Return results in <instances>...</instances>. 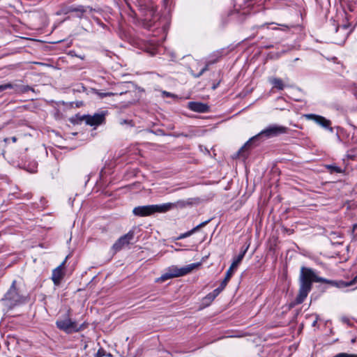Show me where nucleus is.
<instances>
[{
    "label": "nucleus",
    "instance_id": "nucleus-15",
    "mask_svg": "<svg viewBox=\"0 0 357 357\" xmlns=\"http://www.w3.org/2000/svg\"><path fill=\"white\" fill-rule=\"evenodd\" d=\"M238 264L234 265V262L232 261L229 268L226 272L225 279L222 280V282H221V284L220 285V286H221V288H224V289L225 288L229 280H230L231 277L233 275L234 270L236 269L238 267Z\"/></svg>",
    "mask_w": 357,
    "mask_h": 357
},
{
    "label": "nucleus",
    "instance_id": "nucleus-2",
    "mask_svg": "<svg viewBox=\"0 0 357 357\" xmlns=\"http://www.w3.org/2000/svg\"><path fill=\"white\" fill-rule=\"evenodd\" d=\"M288 128L276 124L270 125L255 136L251 137L238 151L239 157L246 158L252 144L257 140H263L287 133Z\"/></svg>",
    "mask_w": 357,
    "mask_h": 357
},
{
    "label": "nucleus",
    "instance_id": "nucleus-27",
    "mask_svg": "<svg viewBox=\"0 0 357 357\" xmlns=\"http://www.w3.org/2000/svg\"><path fill=\"white\" fill-rule=\"evenodd\" d=\"M163 95L166 97H171V98H174L176 96L169 93V92H167V91H163Z\"/></svg>",
    "mask_w": 357,
    "mask_h": 357
},
{
    "label": "nucleus",
    "instance_id": "nucleus-9",
    "mask_svg": "<svg viewBox=\"0 0 357 357\" xmlns=\"http://www.w3.org/2000/svg\"><path fill=\"white\" fill-rule=\"evenodd\" d=\"M106 113V112H102L93 115H83L81 120L85 121L86 123L91 126H98L105 122Z\"/></svg>",
    "mask_w": 357,
    "mask_h": 357
},
{
    "label": "nucleus",
    "instance_id": "nucleus-10",
    "mask_svg": "<svg viewBox=\"0 0 357 357\" xmlns=\"http://www.w3.org/2000/svg\"><path fill=\"white\" fill-rule=\"evenodd\" d=\"M134 238V232L129 231L126 234L121 236L113 245L112 249L115 252H119L125 246H127L130 244V241Z\"/></svg>",
    "mask_w": 357,
    "mask_h": 357
},
{
    "label": "nucleus",
    "instance_id": "nucleus-3",
    "mask_svg": "<svg viewBox=\"0 0 357 357\" xmlns=\"http://www.w3.org/2000/svg\"><path fill=\"white\" fill-rule=\"evenodd\" d=\"M189 201L178 200L175 203H165L162 204H154L139 206L133 208L132 213L135 215L144 217L151 215L155 213H165L174 208H184L187 205L190 204Z\"/></svg>",
    "mask_w": 357,
    "mask_h": 357
},
{
    "label": "nucleus",
    "instance_id": "nucleus-8",
    "mask_svg": "<svg viewBox=\"0 0 357 357\" xmlns=\"http://www.w3.org/2000/svg\"><path fill=\"white\" fill-rule=\"evenodd\" d=\"M303 116L307 120L313 121L317 125L329 130L331 132H333V128L331 127V121L325 117L314 114H306Z\"/></svg>",
    "mask_w": 357,
    "mask_h": 357
},
{
    "label": "nucleus",
    "instance_id": "nucleus-25",
    "mask_svg": "<svg viewBox=\"0 0 357 357\" xmlns=\"http://www.w3.org/2000/svg\"><path fill=\"white\" fill-rule=\"evenodd\" d=\"M105 355V351L103 349H98L94 357H103Z\"/></svg>",
    "mask_w": 357,
    "mask_h": 357
},
{
    "label": "nucleus",
    "instance_id": "nucleus-18",
    "mask_svg": "<svg viewBox=\"0 0 357 357\" xmlns=\"http://www.w3.org/2000/svg\"><path fill=\"white\" fill-rule=\"evenodd\" d=\"M269 81L271 84H273V87L278 90H283L285 86L282 80L280 78L273 77L271 78Z\"/></svg>",
    "mask_w": 357,
    "mask_h": 357
},
{
    "label": "nucleus",
    "instance_id": "nucleus-5",
    "mask_svg": "<svg viewBox=\"0 0 357 357\" xmlns=\"http://www.w3.org/2000/svg\"><path fill=\"white\" fill-rule=\"evenodd\" d=\"M197 266L196 264H191L182 268L172 266L167 270L165 273L158 278L156 281L162 282L173 278L185 275L190 273Z\"/></svg>",
    "mask_w": 357,
    "mask_h": 357
},
{
    "label": "nucleus",
    "instance_id": "nucleus-4",
    "mask_svg": "<svg viewBox=\"0 0 357 357\" xmlns=\"http://www.w3.org/2000/svg\"><path fill=\"white\" fill-rule=\"evenodd\" d=\"M16 280H13L9 289L1 298V303L3 305V311H9L15 307L26 302V298L20 294L16 287Z\"/></svg>",
    "mask_w": 357,
    "mask_h": 357
},
{
    "label": "nucleus",
    "instance_id": "nucleus-17",
    "mask_svg": "<svg viewBox=\"0 0 357 357\" xmlns=\"http://www.w3.org/2000/svg\"><path fill=\"white\" fill-rule=\"evenodd\" d=\"M249 248V245H247V246H243L241 249V251H240V253L238 254V255L237 257H236L233 261L234 262V265L236 264H238L239 265V264L241 262V261L243 260L245 253L247 252Z\"/></svg>",
    "mask_w": 357,
    "mask_h": 357
},
{
    "label": "nucleus",
    "instance_id": "nucleus-26",
    "mask_svg": "<svg viewBox=\"0 0 357 357\" xmlns=\"http://www.w3.org/2000/svg\"><path fill=\"white\" fill-rule=\"evenodd\" d=\"M127 85L126 83H122L121 85H120V87L121 88L119 91H118L117 92L119 93L121 91H126V93H124L123 94H126L128 93V91L127 90H125V86Z\"/></svg>",
    "mask_w": 357,
    "mask_h": 357
},
{
    "label": "nucleus",
    "instance_id": "nucleus-28",
    "mask_svg": "<svg viewBox=\"0 0 357 357\" xmlns=\"http://www.w3.org/2000/svg\"><path fill=\"white\" fill-rule=\"evenodd\" d=\"M342 322L346 323L347 324H350V320L349 319V318H347L346 317H342Z\"/></svg>",
    "mask_w": 357,
    "mask_h": 357
},
{
    "label": "nucleus",
    "instance_id": "nucleus-11",
    "mask_svg": "<svg viewBox=\"0 0 357 357\" xmlns=\"http://www.w3.org/2000/svg\"><path fill=\"white\" fill-rule=\"evenodd\" d=\"M8 89H13L15 90V91L17 93L27 92L31 89V88L29 86L18 85L16 84L11 83H7L0 85V92Z\"/></svg>",
    "mask_w": 357,
    "mask_h": 357
},
{
    "label": "nucleus",
    "instance_id": "nucleus-29",
    "mask_svg": "<svg viewBox=\"0 0 357 357\" xmlns=\"http://www.w3.org/2000/svg\"><path fill=\"white\" fill-rule=\"evenodd\" d=\"M98 24L101 26L102 27L105 28V24H104L102 22H100V20H98Z\"/></svg>",
    "mask_w": 357,
    "mask_h": 357
},
{
    "label": "nucleus",
    "instance_id": "nucleus-20",
    "mask_svg": "<svg viewBox=\"0 0 357 357\" xmlns=\"http://www.w3.org/2000/svg\"><path fill=\"white\" fill-rule=\"evenodd\" d=\"M215 62H216V61H209L208 62L206 66L200 70V72L197 74V75H195V77H200L204 72H206V70H208V66L209 65L211 64H213Z\"/></svg>",
    "mask_w": 357,
    "mask_h": 357
},
{
    "label": "nucleus",
    "instance_id": "nucleus-24",
    "mask_svg": "<svg viewBox=\"0 0 357 357\" xmlns=\"http://www.w3.org/2000/svg\"><path fill=\"white\" fill-rule=\"evenodd\" d=\"M119 124L123 126L125 124H128L130 126H133L132 121L127 119H120Z\"/></svg>",
    "mask_w": 357,
    "mask_h": 357
},
{
    "label": "nucleus",
    "instance_id": "nucleus-30",
    "mask_svg": "<svg viewBox=\"0 0 357 357\" xmlns=\"http://www.w3.org/2000/svg\"><path fill=\"white\" fill-rule=\"evenodd\" d=\"M11 140H12L13 142H17V137H13L11 138Z\"/></svg>",
    "mask_w": 357,
    "mask_h": 357
},
{
    "label": "nucleus",
    "instance_id": "nucleus-22",
    "mask_svg": "<svg viewBox=\"0 0 357 357\" xmlns=\"http://www.w3.org/2000/svg\"><path fill=\"white\" fill-rule=\"evenodd\" d=\"M333 357H357L356 354H350L347 353H339Z\"/></svg>",
    "mask_w": 357,
    "mask_h": 357
},
{
    "label": "nucleus",
    "instance_id": "nucleus-7",
    "mask_svg": "<svg viewBox=\"0 0 357 357\" xmlns=\"http://www.w3.org/2000/svg\"><path fill=\"white\" fill-rule=\"evenodd\" d=\"M89 9L90 11L92 10V8L90 7H85L84 6H66L61 8L58 14H63L67 15L70 13H75V16L78 18H82L84 17V14L86 13L87 10Z\"/></svg>",
    "mask_w": 357,
    "mask_h": 357
},
{
    "label": "nucleus",
    "instance_id": "nucleus-13",
    "mask_svg": "<svg viewBox=\"0 0 357 357\" xmlns=\"http://www.w3.org/2000/svg\"><path fill=\"white\" fill-rule=\"evenodd\" d=\"M66 260L63 261V263L56 267L52 272V279L54 284H57L60 282L61 280L63 278V272L62 269L64 266Z\"/></svg>",
    "mask_w": 357,
    "mask_h": 357
},
{
    "label": "nucleus",
    "instance_id": "nucleus-16",
    "mask_svg": "<svg viewBox=\"0 0 357 357\" xmlns=\"http://www.w3.org/2000/svg\"><path fill=\"white\" fill-rule=\"evenodd\" d=\"M249 248V245H247V246H243L241 249V251H240V253L238 254V255L237 257H236L233 261L234 262V265L236 264H238L239 265V264L241 262V261L243 260L245 253L247 252Z\"/></svg>",
    "mask_w": 357,
    "mask_h": 357
},
{
    "label": "nucleus",
    "instance_id": "nucleus-14",
    "mask_svg": "<svg viewBox=\"0 0 357 357\" xmlns=\"http://www.w3.org/2000/svg\"><path fill=\"white\" fill-rule=\"evenodd\" d=\"M211 220V219H208V220L202 222V223H200L199 225H198L197 226L194 227L190 231H187V232H185L184 234H181L179 236H178L176 238V239L177 240H180V239H183L184 238L190 236V235L194 234L195 231H198L199 229L205 227Z\"/></svg>",
    "mask_w": 357,
    "mask_h": 357
},
{
    "label": "nucleus",
    "instance_id": "nucleus-31",
    "mask_svg": "<svg viewBox=\"0 0 357 357\" xmlns=\"http://www.w3.org/2000/svg\"><path fill=\"white\" fill-rule=\"evenodd\" d=\"M356 227H357V225H354L353 229L354 230Z\"/></svg>",
    "mask_w": 357,
    "mask_h": 357
},
{
    "label": "nucleus",
    "instance_id": "nucleus-12",
    "mask_svg": "<svg viewBox=\"0 0 357 357\" xmlns=\"http://www.w3.org/2000/svg\"><path fill=\"white\" fill-rule=\"evenodd\" d=\"M188 108L193 112L200 113L206 112L209 109V107L206 104L199 102H189Z\"/></svg>",
    "mask_w": 357,
    "mask_h": 357
},
{
    "label": "nucleus",
    "instance_id": "nucleus-1",
    "mask_svg": "<svg viewBox=\"0 0 357 357\" xmlns=\"http://www.w3.org/2000/svg\"><path fill=\"white\" fill-rule=\"evenodd\" d=\"M314 282L325 283L342 289L356 284L357 276L349 282L331 280L317 275L314 270L310 268L302 266L299 275V290L296 298V303L297 304H301L305 301L312 289Z\"/></svg>",
    "mask_w": 357,
    "mask_h": 357
},
{
    "label": "nucleus",
    "instance_id": "nucleus-23",
    "mask_svg": "<svg viewBox=\"0 0 357 357\" xmlns=\"http://www.w3.org/2000/svg\"><path fill=\"white\" fill-rule=\"evenodd\" d=\"M328 168L329 169H331V172H335V173H340V172H342V169L339 167H337V166L328 165Z\"/></svg>",
    "mask_w": 357,
    "mask_h": 357
},
{
    "label": "nucleus",
    "instance_id": "nucleus-21",
    "mask_svg": "<svg viewBox=\"0 0 357 357\" xmlns=\"http://www.w3.org/2000/svg\"><path fill=\"white\" fill-rule=\"evenodd\" d=\"M125 93H126V91H125ZM123 93H124L123 91H121L119 93H118V92H115V93H112V92L100 93L99 96H100V98H105V97H107V96H116V95H123Z\"/></svg>",
    "mask_w": 357,
    "mask_h": 357
},
{
    "label": "nucleus",
    "instance_id": "nucleus-6",
    "mask_svg": "<svg viewBox=\"0 0 357 357\" xmlns=\"http://www.w3.org/2000/svg\"><path fill=\"white\" fill-rule=\"evenodd\" d=\"M56 325L57 328L66 333H71L73 332H78L80 328L76 321H73L69 315L67 314L63 319H59L56 321Z\"/></svg>",
    "mask_w": 357,
    "mask_h": 357
},
{
    "label": "nucleus",
    "instance_id": "nucleus-19",
    "mask_svg": "<svg viewBox=\"0 0 357 357\" xmlns=\"http://www.w3.org/2000/svg\"><path fill=\"white\" fill-rule=\"evenodd\" d=\"M224 289V288H221V286L218 287L215 289H214L211 293L208 294L206 297L205 300H208L210 302L213 301L216 296Z\"/></svg>",
    "mask_w": 357,
    "mask_h": 357
}]
</instances>
